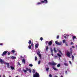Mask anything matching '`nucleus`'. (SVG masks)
Returning a JSON list of instances; mask_svg holds the SVG:
<instances>
[{
  "mask_svg": "<svg viewBox=\"0 0 77 77\" xmlns=\"http://www.w3.org/2000/svg\"><path fill=\"white\" fill-rule=\"evenodd\" d=\"M70 54H71V55L72 54V51H71L70 52H68L66 54V55L67 56H68V57H69V58H71V56H70Z\"/></svg>",
  "mask_w": 77,
  "mask_h": 77,
  "instance_id": "obj_1",
  "label": "nucleus"
},
{
  "mask_svg": "<svg viewBox=\"0 0 77 77\" xmlns=\"http://www.w3.org/2000/svg\"><path fill=\"white\" fill-rule=\"evenodd\" d=\"M33 77H39V73L36 72L35 74L33 75Z\"/></svg>",
  "mask_w": 77,
  "mask_h": 77,
  "instance_id": "obj_2",
  "label": "nucleus"
},
{
  "mask_svg": "<svg viewBox=\"0 0 77 77\" xmlns=\"http://www.w3.org/2000/svg\"><path fill=\"white\" fill-rule=\"evenodd\" d=\"M0 62H1L2 64H3V63H4V64H7L8 63H6L5 61H3V60L2 59H0Z\"/></svg>",
  "mask_w": 77,
  "mask_h": 77,
  "instance_id": "obj_3",
  "label": "nucleus"
},
{
  "mask_svg": "<svg viewBox=\"0 0 77 77\" xmlns=\"http://www.w3.org/2000/svg\"><path fill=\"white\" fill-rule=\"evenodd\" d=\"M8 53V51H4L3 54H2V56H4V55H6V54H7V53Z\"/></svg>",
  "mask_w": 77,
  "mask_h": 77,
  "instance_id": "obj_4",
  "label": "nucleus"
},
{
  "mask_svg": "<svg viewBox=\"0 0 77 77\" xmlns=\"http://www.w3.org/2000/svg\"><path fill=\"white\" fill-rule=\"evenodd\" d=\"M52 42L51 41H50L49 42H48V44L49 45H52Z\"/></svg>",
  "mask_w": 77,
  "mask_h": 77,
  "instance_id": "obj_5",
  "label": "nucleus"
},
{
  "mask_svg": "<svg viewBox=\"0 0 77 77\" xmlns=\"http://www.w3.org/2000/svg\"><path fill=\"white\" fill-rule=\"evenodd\" d=\"M52 68L53 69H54L55 71H57L58 70V69H56V68H55L54 67H53Z\"/></svg>",
  "mask_w": 77,
  "mask_h": 77,
  "instance_id": "obj_6",
  "label": "nucleus"
},
{
  "mask_svg": "<svg viewBox=\"0 0 77 77\" xmlns=\"http://www.w3.org/2000/svg\"><path fill=\"white\" fill-rule=\"evenodd\" d=\"M23 63H26V61H25V59H23L22 60Z\"/></svg>",
  "mask_w": 77,
  "mask_h": 77,
  "instance_id": "obj_7",
  "label": "nucleus"
},
{
  "mask_svg": "<svg viewBox=\"0 0 77 77\" xmlns=\"http://www.w3.org/2000/svg\"><path fill=\"white\" fill-rule=\"evenodd\" d=\"M64 65L66 66H68V63H64Z\"/></svg>",
  "mask_w": 77,
  "mask_h": 77,
  "instance_id": "obj_8",
  "label": "nucleus"
},
{
  "mask_svg": "<svg viewBox=\"0 0 77 77\" xmlns=\"http://www.w3.org/2000/svg\"><path fill=\"white\" fill-rule=\"evenodd\" d=\"M7 68H10V67L9 66V63H7Z\"/></svg>",
  "mask_w": 77,
  "mask_h": 77,
  "instance_id": "obj_9",
  "label": "nucleus"
},
{
  "mask_svg": "<svg viewBox=\"0 0 77 77\" xmlns=\"http://www.w3.org/2000/svg\"><path fill=\"white\" fill-rule=\"evenodd\" d=\"M38 47V44L37 43L35 45V48H37Z\"/></svg>",
  "mask_w": 77,
  "mask_h": 77,
  "instance_id": "obj_10",
  "label": "nucleus"
},
{
  "mask_svg": "<svg viewBox=\"0 0 77 77\" xmlns=\"http://www.w3.org/2000/svg\"><path fill=\"white\" fill-rule=\"evenodd\" d=\"M57 64V63H54H54H52V65H54H54H56Z\"/></svg>",
  "mask_w": 77,
  "mask_h": 77,
  "instance_id": "obj_11",
  "label": "nucleus"
},
{
  "mask_svg": "<svg viewBox=\"0 0 77 77\" xmlns=\"http://www.w3.org/2000/svg\"><path fill=\"white\" fill-rule=\"evenodd\" d=\"M58 52L60 53V54H61V55H63V54L62 53V52L60 50H58Z\"/></svg>",
  "mask_w": 77,
  "mask_h": 77,
  "instance_id": "obj_12",
  "label": "nucleus"
},
{
  "mask_svg": "<svg viewBox=\"0 0 77 77\" xmlns=\"http://www.w3.org/2000/svg\"><path fill=\"white\" fill-rule=\"evenodd\" d=\"M37 55L39 57H40V58H41V54H38Z\"/></svg>",
  "mask_w": 77,
  "mask_h": 77,
  "instance_id": "obj_13",
  "label": "nucleus"
},
{
  "mask_svg": "<svg viewBox=\"0 0 77 77\" xmlns=\"http://www.w3.org/2000/svg\"><path fill=\"white\" fill-rule=\"evenodd\" d=\"M11 59H16V57H14V56H12L11 57Z\"/></svg>",
  "mask_w": 77,
  "mask_h": 77,
  "instance_id": "obj_14",
  "label": "nucleus"
},
{
  "mask_svg": "<svg viewBox=\"0 0 77 77\" xmlns=\"http://www.w3.org/2000/svg\"><path fill=\"white\" fill-rule=\"evenodd\" d=\"M10 67L11 69L12 70H13L14 69H15V68H14V67L12 66H10Z\"/></svg>",
  "mask_w": 77,
  "mask_h": 77,
  "instance_id": "obj_15",
  "label": "nucleus"
},
{
  "mask_svg": "<svg viewBox=\"0 0 77 77\" xmlns=\"http://www.w3.org/2000/svg\"><path fill=\"white\" fill-rule=\"evenodd\" d=\"M11 53H15V51L14 50H11Z\"/></svg>",
  "mask_w": 77,
  "mask_h": 77,
  "instance_id": "obj_16",
  "label": "nucleus"
},
{
  "mask_svg": "<svg viewBox=\"0 0 77 77\" xmlns=\"http://www.w3.org/2000/svg\"><path fill=\"white\" fill-rule=\"evenodd\" d=\"M54 53H56L57 52V51L56 50V48H54Z\"/></svg>",
  "mask_w": 77,
  "mask_h": 77,
  "instance_id": "obj_17",
  "label": "nucleus"
},
{
  "mask_svg": "<svg viewBox=\"0 0 77 77\" xmlns=\"http://www.w3.org/2000/svg\"><path fill=\"white\" fill-rule=\"evenodd\" d=\"M72 60L73 61L74 60V56L73 55L72 56Z\"/></svg>",
  "mask_w": 77,
  "mask_h": 77,
  "instance_id": "obj_18",
  "label": "nucleus"
},
{
  "mask_svg": "<svg viewBox=\"0 0 77 77\" xmlns=\"http://www.w3.org/2000/svg\"><path fill=\"white\" fill-rule=\"evenodd\" d=\"M48 46H47L46 47V50L48 51Z\"/></svg>",
  "mask_w": 77,
  "mask_h": 77,
  "instance_id": "obj_19",
  "label": "nucleus"
},
{
  "mask_svg": "<svg viewBox=\"0 0 77 77\" xmlns=\"http://www.w3.org/2000/svg\"><path fill=\"white\" fill-rule=\"evenodd\" d=\"M32 72L33 73H35V70L34 69H32Z\"/></svg>",
  "mask_w": 77,
  "mask_h": 77,
  "instance_id": "obj_20",
  "label": "nucleus"
},
{
  "mask_svg": "<svg viewBox=\"0 0 77 77\" xmlns=\"http://www.w3.org/2000/svg\"><path fill=\"white\" fill-rule=\"evenodd\" d=\"M61 44H62V43H60L59 42H58V43L57 44V45H61Z\"/></svg>",
  "mask_w": 77,
  "mask_h": 77,
  "instance_id": "obj_21",
  "label": "nucleus"
},
{
  "mask_svg": "<svg viewBox=\"0 0 77 77\" xmlns=\"http://www.w3.org/2000/svg\"><path fill=\"white\" fill-rule=\"evenodd\" d=\"M23 71L25 73L27 72L26 70L23 69Z\"/></svg>",
  "mask_w": 77,
  "mask_h": 77,
  "instance_id": "obj_22",
  "label": "nucleus"
},
{
  "mask_svg": "<svg viewBox=\"0 0 77 77\" xmlns=\"http://www.w3.org/2000/svg\"><path fill=\"white\" fill-rule=\"evenodd\" d=\"M31 43H32V42H31V40H29L28 44H30Z\"/></svg>",
  "mask_w": 77,
  "mask_h": 77,
  "instance_id": "obj_23",
  "label": "nucleus"
},
{
  "mask_svg": "<svg viewBox=\"0 0 77 77\" xmlns=\"http://www.w3.org/2000/svg\"><path fill=\"white\" fill-rule=\"evenodd\" d=\"M28 48L29 49H31L32 48V46L31 45H29L28 46Z\"/></svg>",
  "mask_w": 77,
  "mask_h": 77,
  "instance_id": "obj_24",
  "label": "nucleus"
},
{
  "mask_svg": "<svg viewBox=\"0 0 77 77\" xmlns=\"http://www.w3.org/2000/svg\"><path fill=\"white\" fill-rule=\"evenodd\" d=\"M76 38V37L75 36H73V40H74V39H75Z\"/></svg>",
  "mask_w": 77,
  "mask_h": 77,
  "instance_id": "obj_25",
  "label": "nucleus"
},
{
  "mask_svg": "<svg viewBox=\"0 0 77 77\" xmlns=\"http://www.w3.org/2000/svg\"><path fill=\"white\" fill-rule=\"evenodd\" d=\"M60 63H59L57 65V67H60Z\"/></svg>",
  "mask_w": 77,
  "mask_h": 77,
  "instance_id": "obj_26",
  "label": "nucleus"
},
{
  "mask_svg": "<svg viewBox=\"0 0 77 77\" xmlns=\"http://www.w3.org/2000/svg\"><path fill=\"white\" fill-rule=\"evenodd\" d=\"M38 60V58H37V57L36 56L35 58V61H36V60Z\"/></svg>",
  "mask_w": 77,
  "mask_h": 77,
  "instance_id": "obj_27",
  "label": "nucleus"
},
{
  "mask_svg": "<svg viewBox=\"0 0 77 77\" xmlns=\"http://www.w3.org/2000/svg\"><path fill=\"white\" fill-rule=\"evenodd\" d=\"M37 5H41V2H38L37 3Z\"/></svg>",
  "mask_w": 77,
  "mask_h": 77,
  "instance_id": "obj_28",
  "label": "nucleus"
},
{
  "mask_svg": "<svg viewBox=\"0 0 77 77\" xmlns=\"http://www.w3.org/2000/svg\"><path fill=\"white\" fill-rule=\"evenodd\" d=\"M48 0H44V2H45V3H47L48 2V1H47Z\"/></svg>",
  "mask_w": 77,
  "mask_h": 77,
  "instance_id": "obj_29",
  "label": "nucleus"
},
{
  "mask_svg": "<svg viewBox=\"0 0 77 77\" xmlns=\"http://www.w3.org/2000/svg\"><path fill=\"white\" fill-rule=\"evenodd\" d=\"M57 55L58 56H59V57H61V56H61V55H60V54H57Z\"/></svg>",
  "mask_w": 77,
  "mask_h": 77,
  "instance_id": "obj_30",
  "label": "nucleus"
},
{
  "mask_svg": "<svg viewBox=\"0 0 77 77\" xmlns=\"http://www.w3.org/2000/svg\"><path fill=\"white\" fill-rule=\"evenodd\" d=\"M29 72L30 73H32V71L31 70V69H29Z\"/></svg>",
  "mask_w": 77,
  "mask_h": 77,
  "instance_id": "obj_31",
  "label": "nucleus"
},
{
  "mask_svg": "<svg viewBox=\"0 0 77 77\" xmlns=\"http://www.w3.org/2000/svg\"><path fill=\"white\" fill-rule=\"evenodd\" d=\"M29 66H33V65H32V64H30L29 65Z\"/></svg>",
  "mask_w": 77,
  "mask_h": 77,
  "instance_id": "obj_32",
  "label": "nucleus"
},
{
  "mask_svg": "<svg viewBox=\"0 0 77 77\" xmlns=\"http://www.w3.org/2000/svg\"><path fill=\"white\" fill-rule=\"evenodd\" d=\"M54 59H57V56H54Z\"/></svg>",
  "mask_w": 77,
  "mask_h": 77,
  "instance_id": "obj_33",
  "label": "nucleus"
},
{
  "mask_svg": "<svg viewBox=\"0 0 77 77\" xmlns=\"http://www.w3.org/2000/svg\"><path fill=\"white\" fill-rule=\"evenodd\" d=\"M26 71H29V68L27 67L26 68Z\"/></svg>",
  "mask_w": 77,
  "mask_h": 77,
  "instance_id": "obj_34",
  "label": "nucleus"
},
{
  "mask_svg": "<svg viewBox=\"0 0 77 77\" xmlns=\"http://www.w3.org/2000/svg\"><path fill=\"white\" fill-rule=\"evenodd\" d=\"M63 43H64L66 42V41L65 40H63Z\"/></svg>",
  "mask_w": 77,
  "mask_h": 77,
  "instance_id": "obj_35",
  "label": "nucleus"
},
{
  "mask_svg": "<svg viewBox=\"0 0 77 77\" xmlns=\"http://www.w3.org/2000/svg\"><path fill=\"white\" fill-rule=\"evenodd\" d=\"M49 69V68L48 67H47L46 68V71H48Z\"/></svg>",
  "mask_w": 77,
  "mask_h": 77,
  "instance_id": "obj_36",
  "label": "nucleus"
},
{
  "mask_svg": "<svg viewBox=\"0 0 77 77\" xmlns=\"http://www.w3.org/2000/svg\"><path fill=\"white\" fill-rule=\"evenodd\" d=\"M58 43V42L57 41H55V43L56 44H57V45Z\"/></svg>",
  "mask_w": 77,
  "mask_h": 77,
  "instance_id": "obj_37",
  "label": "nucleus"
},
{
  "mask_svg": "<svg viewBox=\"0 0 77 77\" xmlns=\"http://www.w3.org/2000/svg\"><path fill=\"white\" fill-rule=\"evenodd\" d=\"M40 51H38V52H37V54H40Z\"/></svg>",
  "mask_w": 77,
  "mask_h": 77,
  "instance_id": "obj_38",
  "label": "nucleus"
},
{
  "mask_svg": "<svg viewBox=\"0 0 77 77\" xmlns=\"http://www.w3.org/2000/svg\"><path fill=\"white\" fill-rule=\"evenodd\" d=\"M40 39L41 41H42L43 40V38L42 37H41Z\"/></svg>",
  "mask_w": 77,
  "mask_h": 77,
  "instance_id": "obj_39",
  "label": "nucleus"
},
{
  "mask_svg": "<svg viewBox=\"0 0 77 77\" xmlns=\"http://www.w3.org/2000/svg\"><path fill=\"white\" fill-rule=\"evenodd\" d=\"M8 56H9V55H10V54H11V53L8 52Z\"/></svg>",
  "mask_w": 77,
  "mask_h": 77,
  "instance_id": "obj_40",
  "label": "nucleus"
},
{
  "mask_svg": "<svg viewBox=\"0 0 77 77\" xmlns=\"http://www.w3.org/2000/svg\"><path fill=\"white\" fill-rule=\"evenodd\" d=\"M48 64H49V65H52V63H51V62H49L48 63Z\"/></svg>",
  "mask_w": 77,
  "mask_h": 77,
  "instance_id": "obj_41",
  "label": "nucleus"
},
{
  "mask_svg": "<svg viewBox=\"0 0 77 77\" xmlns=\"http://www.w3.org/2000/svg\"><path fill=\"white\" fill-rule=\"evenodd\" d=\"M40 63H41V61L39 60L38 61V64H40Z\"/></svg>",
  "mask_w": 77,
  "mask_h": 77,
  "instance_id": "obj_42",
  "label": "nucleus"
},
{
  "mask_svg": "<svg viewBox=\"0 0 77 77\" xmlns=\"http://www.w3.org/2000/svg\"><path fill=\"white\" fill-rule=\"evenodd\" d=\"M41 3H45V1H41Z\"/></svg>",
  "mask_w": 77,
  "mask_h": 77,
  "instance_id": "obj_43",
  "label": "nucleus"
},
{
  "mask_svg": "<svg viewBox=\"0 0 77 77\" xmlns=\"http://www.w3.org/2000/svg\"><path fill=\"white\" fill-rule=\"evenodd\" d=\"M71 45H73L74 44V43H73V42H71Z\"/></svg>",
  "mask_w": 77,
  "mask_h": 77,
  "instance_id": "obj_44",
  "label": "nucleus"
},
{
  "mask_svg": "<svg viewBox=\"0 0 77 77\" xmlns=\"http://www.w3.org/2000/svg\"><path fill=\"white\" fill-rule=\"evenodd\" d=\"M65 44L66 46H68V44H67V42H65Z\"/></svg>",
  "mask_w": 77,
  "mask_h": 77,
  "instance_id": "obj_45",
  "label": "nucleus"
},
{
  "mask_svg": "<svg viewBox=\"0 0 77 77\" xmlns=\"http://www.w3.org/2000/svg\"><path fill=\"white\" fill-rule=\"evenodd\" d=\"M49 76L50 77H52V75L51 74L49 75Z\"/></svg>",
  "mask_w": 77,
  "mask_h": 77,
  "instance_id": "obj_46",
  "label": "nucleus"
},
{
  "mask_svg": "<svg viewBox=\"0 0 77 77\" xmlns=\"http://www.w3.org/2000/svg\"><path fill=\"white\" fill-rule=\"evenodd\" d=\"M17 63L19 65H21V64H20V62H18Z\"/></svg>",
  "mask_w": 77,
  "mask_h": 77,
  "instance_id": "obj_47",
  "label": "nucleus"
},
{
  "mask_svg": "<svg viewBox=\"0 0 77 77\" xmlns=\"http://www.w3.org/2000/svg\"><path fill=\"white\" fill-rule=\"evenodd\" d=\"M31 45L32 47H33V43H31Z\"/></svg>",
  "mask_w": 77,
  "mask_h": 77,
  "instance_id": "obj_48",
  "label": "nucleus"
},
{
  "mask_svg": "<svg viewBox=\"0 0 77 77\" xmlns=\"http://www.w3.org/2000/svg\"><path fill=\"white\" fill-rule=\"evenodd\" d=\"M59 35H57V39H59Z\"/></svg>",
  "mask_w": 77,
  "mask_h": 77,
  "instance_id": "obj_49",
  "label": "nucleus"
},
{
  "mask_svg": "<svg viewBox=\"0 0 77 77\" xmlns=\"http://www.w3.org/2000/svg\"><path fill=\"white\" fill-rule=\"evenodd\" d=\"M3 43H1L0 44V45H3Z\"/></svg>",
  "mask_w": 77,
  "mask_h": 77,
  "instance_id": "obj_50",
  "label": "nucleus"
},
{
  "mask_svg": "<svg viewBox=\"0 0 77 77\" xmlns=\"http://www.w3.org/2000/svg\"><path fill=\"white\" fill-rule=\"evenodd\" d=\"M72 48H75V47H74V46H72Z\"/></svg>",
  "mask_w": 77,
  "mask_h": 77,
  "instance_id": "obj_51",
  "label": "nucleus"
},
{
  "mask_svg": "<svg viewBox=\"0 0 77 77\" xmlns=\"http://www.w3.org/2000/svg\"><path fill=\"white\" fill-rule=\"evenodd\" d=\"M64 38H65V39H66V36H64Z\"/></svg>",
  "mask_w": 77,
  "mask_h": 77,
  "instance_id": "obj_52",
  "label": "nucleus"
},
{
  "mask_svg": "<svg viewBox=\"0 0 77 77\" xmlns=\"http://www.w3.org/2000/svg\"><path fill=\"white\" fill-rule=\"evenodd\" d=\"M3 77H6V76H5V75H3Z\"/></svg>",
  "mask_w": 77,
  "mask_h": 77,
  "instance_id": "obj_53",
  "label": "nucleus"
},
{
  "mask_svg": "<svg viewBox=\"0 0 77 77\" xmlns=\"http://www.w3.org/2000/svg\"><path fill=\"white\" fill-rule=\"evenodd\" d=\"M69 62L70 64H71V61H69Z\"/></svg>",
  "mask_w": 77,
  "mask_h": 77,
  "instance_id": "obj_54",
  "label": "nucleus"
},
{
  "mask_svg": "<svg viewBox=\"0 0 77 77\" xmlns=\"http://www.w3.org/2000/svg\"><path fill=\"white\" fill-rule=\"evenodd\" d=\"M65 72L66 74H67V71H66Z\"/></svg>",
  "mask_w": 77,
  "mask_h": 77,
  "instance_id": "obj_55",
  "label": "nucleus"
},
{
  "mask_svg": "<svg viewBox=\"0 0 77 77\" xmlns=\"http://www.w3.org/2000/svg\"><path fill=\"white\" fill-rule=\"evenodd\" d=\"M53 49H51V52H52V51H53Z\"/></svg>",
  "mask_w": 77,
  "mask_h": 77,
  "instance_id": "obj_56",
  "label": "nucleus"
},
{
  "mask_svg": "<svg viewBox=\"0 0 77 77\" xmlns=\"http://www.w3.org/2000/svg\"><path fill=\"white\" fill-rule=\"evenodd\" d=\"M76 54H73V55H74V56H75V55H76Z\"/></svg>",
  "mask_w": 77,
  "mask_h": 77,
  "instance_id": "obj_57",
  "label": "nucleus"
},
{
  "mask_svg": "<svg viewBox=\"0 0 77 77\" xmlns=\"http://www.w3.org/2000/svg\"><path fill=\"white\" fill-rule=\"evenodd\" d=\"M53 55H53V53H52L51 55L52 56H53Z\"/></svg>",
  "mask_w": 77,
  "mask_h": 77,
  "instance_id": "obj_58",
  "label": "nucleus"
},
{
  "mask_svg": "<svg viewBox=\"0 0 77 77\" xmlns=\"http://www.w3.org/2000/svg\"><path fill=\"white\" fill-rule=\"evenodd\" d=\"M46 44H47V43H48V42H46Z\"/></svg>",
  "mask_w": 77,
  "mask_h": 77,
  "instance_id": "obj_59",
  "label": "nucleus"
},
{
  "mask_svg": "<svg viewBox=\"0 0 77 77\" xmlns=\"http://www.w3.org/2000/svg\"><path fill=\"white\" fill-rule=\"evenodd\" d=\"M15 77H18V75L16 76H15Z\"/></svg>",
  "mask_w": 77,
  "mask_h": 77,
  "instance_id": "obj_60",
  "label": "nucleus"
},
{
  "mask_svg": "<svg viewBox=\"0 0 77 77\" xmlns=\"http://www.w3.org/2000/svg\"><path fill=\"white\" fill-rule=\"evenodd\" d=\"M54 77H57V76H54Z\"/></svg>",
  "mask_w": 77,
  "mask_h": 77,
  "instance_id": "obj_61",
  "label": "nucleus"
},
{
  "mask_svg": "<svg viewBox=\"0 0 77 77\" xmlns=\"http://www.w3.org/2000/svg\"><path fill=\"white\" fill-rule=\"evenodd\" d=\"M61 77H63V76L62 75H61Z\"/></svg>",
  "mask_w": 77,
  "mask_h": 77,
  "instance_id": "obj_62",
  "label": "nucleus"
},
{
  "mask_svg": "<svg viewBox=\"0 0 77 77\" xmlns=\"http://www.w3.org/2000/svg\"><path fill=\"white\" fill-rule=\"evenodd\" d=\"M53 46H54V45L53 44Z\"/></svg>",
  "mask_w": 77,
  "mask_h": 77,
  "instance_id": "obj_63",
  "label": "nucleus"
},
{
  "mask_svg": "<svg viewBox=\"0 0 77 77\" xmlns=\"http://www.w3.org/2000/svg\"><path fill=\"white\" fill-rule=\"evenodd\" d=\"M51 52V53H53V51Z\"/></svg>",
  "mask_w": 77,
  "mask_h": 77,
  "instance_id": "obj_64",
  "label": "nucleus"
}]
</instances>
